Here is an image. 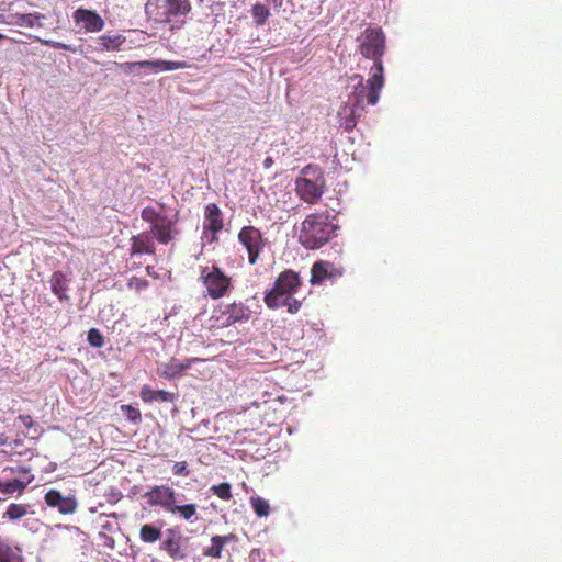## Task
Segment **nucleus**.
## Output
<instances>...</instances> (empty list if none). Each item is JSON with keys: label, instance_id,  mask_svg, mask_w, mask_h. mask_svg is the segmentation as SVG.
<instances>
[{"label": "nucleus", "instance_id": "1", "mask_svg": "<svg viewBox=\"0 0 562 562\" xmlns=\"http://www.w3.org/2000/svg\"><path fill=\"white\" fill-rule=\"evenodd\" d=\"M359 53L362 57L373 61L370 68V77L367 80V86L361 81L355 87V105L363 106V100L367 99L369 105H375L380 99L381 91L384 87V67L383 56L386 52V36L381 27H367L360 37ZM362 80L361 76H358Z\"/></svg>", "mask_w": 562, "mask_h": 562}, {"label": "nucleus", "instance_id": "2", "mask_svg": "<svg viewBox=\"0 0 562 562\" xmlns=\"http://www.w3.org/2000/svg\"><path fill=\"white\" fill-rule=\"evenodd\" d=\"M335 221L336 216L330 215L328 211L306 215L300 226V244L310 250L323 247L336 236L339 227Z\"/></svg>", "mask_w": 562, "mask_h": 562}, {"label": "nucleus", "instance_id": "3", "mask_svg": "<svg viewBox=\"0 0 562 562\" xmlns=\"http://www.w3.org/2000/svg\"><path fill=\"white\" fill-rule=\"evenodd\" d=\"M326 189L324 171L317 165H307L300 171L295 180V191L301 200L308 204H315L322 198Z\"/></svg>", "mask_w": 562, "mask_h": 562}, {"label": "nucleus", "instance_id": "4", "mask_svg": "<svg viewBox=\"0 0 562 562\" xmlns=\"http://www.w3.org/2000/svg\"><path fill=\"white\" fill-rule=\"evenodd\" d=\"M199 280L212 300H220L234 289L232 277L227 276L216 263L200 267Z\"/></svg>", "mask_w": 562, "mask_h": 562}, {"label": "nucleus", "instance_id": "5", "mask_svg": "<svg viewBox=\"0 0 562 562\" xmlns=\"http://www.w3.org/2000/svg\"><path fill=\"white\" fill-rule=\"evenodd\" d=\"M301 285L300 276L293 270H285L279 274L273 283V288L266 294L265 303L270 308H279L281 303L278 297L292 295Z\"/></svg>", "mask_w": 562, "mask_h": 562}, {"label": "nucleus", "instance_id": "6", "mask_svg": "<svg viewBox=\"0 0 562 562\" xmlns=\"http://www.w3.org/2000/svg\"><path fill=\"white\" fill-rule=\"evenodd\" d=\"M146 11L156 22L168 23L177 16L187 15L191 11V4L189 0H164L156 7V12H153L150 7H147Z\"/></svg>", "mask_w": 562, "mask_h": 562}, {"label": "nucleus", "instance_id": "7", "mask_svg": "<svg viewBox=\"0 0 562 562\" xmlns=\"http://www.w3.org/2000/svg\"><path fill=\"white\" fill-rule=\"evenodd\" d=\"M238 241L246 248L249 263L255 265L266 246L261 231L251 225L244 226L238 233Z\"/></svg>", "mask_w": 562, "mask_h": 562}, {"label": "nucleus", "instance_id": "8", "mask_svg": "<svg viewBox=\"0 0 562 562\" xmlns=\"http://www.w3.org/2000/svg\"><path fill=\"white\" fill-rule=\"evenodd\" d=\"M212 319L220 327H228L237 322L248 319L247 307L240 302L220 305L213 311Z\"/></svg>", "mask_w": 562, "mask_h": 562}, {"label": "nucleus", "instance_id": "9", "mask_svg": "<svg viewBox=\"0 0 562 562\" xmlns=\"http://www.w3.org/2000/svg\"><path fill=\"white\" fill-rule=\"evenodd\" d=\"M344 274L341 265H337L327 260H318L314 262L311 269V284H322L326 280L335 281Z\"/></svg>", "mask_w": 562, "mask_h": 562}, {"label": "nucleus", "instance_id": "10", "mask_svg": "<svg viewBox=\"0 0 562 562\" xmlns=\"http://www.w3.org/2000/svg\"><path fill=\"white\" fill-rule=\"evenodd\" d=\"M144 498L150 507H161L168 513L175 503L176 492L169 485H155L144 494Z\"/></svg>", "mask_w": 562, "mask_h": 562}, {"label": "nucleus", "instance_id": "11", "mask_svg": "<svg viewBox=\"0 0 562 562\" xmlns=\"http://www.w3.org/2000/svg\"><path fill=\"white\" fill-rule=\"evenodd\" d=\"M45 504L48 507L56 508L61 515L75 514L78 508V502L75 495L64 496L58 490L50 488L44 495Z\"/></svg>", "mask_w": 562, "mask_h": 562}, {"label": "nucleus", "instance_id": "12", "mask_svg": "<svg viewBox=\"0 0 562 562\" xmlns=\"http://www.w3.org/2000/svg\"><path fill=\"white\" fill-rule=\"evenodd\" d=\"M76 25L86 33H98L104 29V20L94 10L78 8L72 14Z\"/></svg>", "mask_w": 562, "mask_h": 562}, {"label": "nucleus", "instance_id": "13", "mask_svg": "<svg viewBox=\"0 0 562 562\" xmlns=\"http://www.w3.org/2000/svg\"><path fill=\"white\" fill-rule=\"evenodd\" d=\"M124 71H130L135 67L139 68H148L155 71H169L176 69H186L189 68L190 65L186 61H168V60H142V61H132L124 63L120 65Z\"/></svg>", "mask_w": 562, "mask_h": 562}, {"label": "nucleus", "instance_id": "14", "mask_svg": "<svg viewBox=\"0 0 562 562\" xmlns=\"http://www.w3.org/2000/svg\"><path fill=\"white\" fill-rule=\"evenodd\" d=\"M177 222L178 213L175 215V218L170 220L166 216L162 221L157 222L150 227L153 236L159 244L167 245L178 235Z\"/></svg>", "mask_w": 562, "mask_h": 562}, {"label": "nucleus", "instance_id": "15", "mask_svg": "<svg viewBox=\"0 0 562 562\" xmlns=\"http://www.w3.org/2000/svg\"><path fill=\"white\" fill-rule=\"evenodd\" d=\"M7 470H9V468L4 469V471ZM10 471L12 473H15L14 469H10ZM16 473H19L20 475L18 479H12L2 483V494L18 493L20 495L24 492L26 486L34 480V476L30 474L29 468L19 467Z\"/></svg>", "mask_w": 562, "mask_h": 562}, {"label": "nucleus", "instance_id": "16", "mask_svg": "<svg viewBox=\"0 0 562 562\" xmlns=\"http://www.w3.org/2000/svg\"><path fill=\"white\" fill-rule=\"evenodd\" d=\"M166 535L160 543V550L166 551L172 560H183L187 552L181 546V536L173 529H167Z\"/></svg>", "mask_w": 562, "mask_h": 562}, {"label": "nucleus", "instance_id": "17", "mask_svg": "<svg viewBox=\"0 0 562 562\" xmlns=\"http://www.w3.org/2000/svg\"><path fill=\"white\" fill-rule=\"evenodd\" d=\"M223 216L218 205L209 203L204 212V228L212 232V240L216 239V235L223 229Z\"/></svg>", "mask_w": 562, "mask_h": 562}, {"label": "nucleus", "instance_id": "18", "mask_svg": "<svg viewBox=\"0 0 562 562\" xmlns=\"http://www.w3.org/2000/svg\"><path fill=\"white\" fill-rule=\"evenodd\" d=\"M196 361H199L198 358H187L183 361L171 358L169 362L162 364L160 375L168 380L177 378Z\"/></svg>", "mask_w": 562, "mask_h": 562}, {"label": "nucleus", "instance_id": "19", "mask_svg": "<svg viewBox=\"0 0 562 562\" xmlns=\"http://www.w3.org/2000/svg\"><path fill=\"white\" fill-rule=\"evenodd\" d=\"M44 18L41 13L8 14L5 18H2V22L20 27H34L36 25L42 26L41 21Z\"/></svg>", "mask_w": 562, "mask_h": 562}, {"label": "nucleus", "instance_id": "20", "mask_svg": "<svg viewBox=\"0 0 562 562\" xmlns=\"http://www.w3.org/2000/svg\"><path fill=\"white\" fill-rule=\"evenodd\" d=\"M139 396L145 403L162 402L172 403L176 401L177 395L172 392L165 390H153L148 384H144L140 389Z\"/></svg>", "mask_w": 562, "mask_h": 562}, {"label": "nucleus", "instance_id": "21", "mask_svg": "<svg viewBox=\"0 0 562 562\" xmlns=\"http://www.w3.org/2000/svg\"><path fill=\"white\" fill-rule=\"evenodd\" d=\"M68 282L69 280L61 271H55L50 277V290L60 301L69 300V296L67 295Z\"/></svg>", "mask_w": 562, "mask_h": 562}, {"label": "nucleus", "instance_id": "22", "mask_svg": "<svg viewBox=\"0 0 562 562\" xmlns=\"http://www.w3.org/2000/svg\"><path fill=\"white\" fill-rule=\"evenodd\" d=\"M235 540L236 536L234 533H228L226 536H214L211 539V546L204 550V555L220 558L222 555L224 546Z\"/></svg>", "mask_w": 562, "mask_h": 562}, {"label": "nucleus", "instance_id": "23", "mask_svg": "<svg viewBox=\"0 0 562 562\" xmlns=\"http://www.w3.org/2000/svg\"><path fill=\"white\" fill-rule=\"evenodd\" d=\"M125 43V37L121 34L101 35L95 38L97 49L114 52L119 50Z\"/></svg>", "mask_w": 562, "mask_h": 562}, {"label": "nucleus", "instance_id": "24", "mask_svg": "<svg viewBox=\"0 0 562 562\" xmlns=\"http://www.w3.org/2000/svg\"><path fill=\"white\" fill-rule=\"evenodd\" d=\"M131 240H132V246H131L132 255H136V254L153 255V254H155V246L148 236L137 235V236H133Z\"/></svg>", "mask_w": 562, "mask_h": 562}, {"label": "nucleus", "instance_id": "25", "mask_svg": "<svg viewBox=\"0 0 562 562\" xmlns=\"http://www.w3.org/2000/svg\"><path fill=\"white\" fill-rule=\"evenodd\" d=\"M162 537L161 527L144 524L139 528V539L145 543H155Z\"/></svg>", "mask_w": 562, "mask_h": 562}, {"label": "nucleus", "instance_id": "26", "mask_svg": "<svg viewBox=\"0 0 562 562\" xmlns=\"http://www.w3.org/2000/svg\"><path fill=\"white\" fill-rule=\"evenodd\" d=\"M168 513L178 515L183 520L189 521L196 515L198 506L195 504L177 505L175 502Z\"/></svg>", "mask_w": 562, "mask_h": 562}, {"label": "nucleus", "instance_id": "27", "mask_svg": "<svg viewBox=\"0 0 562 562\" xmlns=\"http://www.w3.org/2000/svg\"><path fill=\"white\" fill-rule=\"evenodd\" d=\"M29 507L26 504L11 503L2 514V518H8L9 520L21 519L29 513Z\"/></svg>", "mask_w": 562, "mask_h": 562}, {"label": "nucleus", "instance_id": "28", "mask_svg": "<svg viewBox=\"0 0 562 562\" xmlns=\"http://www.w3.org/2000/svg\"><path fill=\"white\" fill-rule=\"evenodd\" d=\"M251 15L256 25L261 26L268 21L270 11L265 4L257 2L251 8Z\"/></svg>", "mask_w": 562, "mask_h": 562}, {"label": "nucleus", "instance_id": "29", "mask_svg": "<svg viewBox=\"0 0 562 562\" xmlns=\"http://www.w3.org/2000/svg\"><path fill=\"white\" fill-rule=\"evenodd\" d=\"M250 504L258 517H267L270 514V505L265 498L252 496L250 498Z\"/></svg>", "mask_w": 562, "mask_h": 562}, {"label": "nucleus", "instance_id": "30", "mask_svg": "<svg viewBox=\"0 0 562 562\" xmlns=\"http://www.w3.org/2000/svg\"><path fill=\"white\" fill-rule=\"evenodd\" d=\"M140 217H142L143 221L149 223L150 227H151L157 222L162 221L166 217V215H164L162 213L158 212L153 206H146V207H144L142 210Z\"/></svg>", "mask_w": 562, "mask_h": 562}, {"label": "nucleus", "instance_id": "31", "mask_svg": "<svg viewBox=\"0 0 562 562\" xmlns=\"http://www.w3.org/2000/svg\"><path fill=\"white\" fill-rule=\"evenodd\" d=\"M210 491L222 501H231L233 495L231 492V484L227 482L218 485H212Z\"/></svg>", "mask_w": 562, "mask_h": 562}, {"label": "nucleus", "instance_id": "32", "mask_svg": "<svg viewBox=\"0 0 562 562\" xmlns=\"http://www.w3.org/2000/svg\"><path fill=\"white\" fill-rule=\"evenodd\" d=\"M13 426L16 427V435L33 426V418L30 415H19L13 418Z\"/></svg>", "mask_w": 562, "mask_h": 562}, {"label": "nucleus", "instance_id": "33", "mask_svg": "<svg viewBox=\"0 0 562 562\" xmlns=\"http://www.w3.org/2000/svg\"><path fill=\"white\" fill-rule=\"evenodd\" d=\"M277 302L281 303L280 307L286 306L288 312L292 313V314L296 313L301 308V305H302L299 300L293 299L291 295H284V296L278 297Z\"/></svg>", "mask_w": 562, "mask_h": 562}, {"label": "nucleus", "instance_id": "34", "mask_svg": "<svg viewBox=\"0 0 562 562\" xmlns=\"http://www.w3.org/2000/svg\"><path fill=\"white\" fill-rule=\"evenodd\" d=\"M121 411L124 416L134 424H138L142 420L140 411L137 407H134L130 404H124L121 406Z\"/></svg>", "mask_w": 562, "mask_h": 562}, {"label": "nucleus", "instance_id": "35", "mask_svg": "<svg viewBox=\"0 0 562 562\" xmlns=\"http://www.w3.org/2000/svg\"><path fill=\"white\" fill-rule=\"evenodd\" d=\"M87 340L93 348H101L104 346V337L101 331L97 328H91L88 331Z\"/></svg>", "mask_w": 562, "mask_h": 562}, {"label": "nucleus", "instance_id": "36", "mask_svg": "<svg viewBox=\"0 0 562 562\" xmlns=\"http://www.w3.org/2000/svg\"><path fill=\"white\" fill-rule=\"evenodd\" d=\"M2 562H22L21 550L19 548H2Z\"/></svg>", "mask_w": 562, "mask_h": 562}, {"label": "nucleus", "instance_id": "37", "mask_svg": "<svg viewBox=\"0 0 562 562\" xmlns=\"http://www.w3.org/2000/svg\"><path fill=\"white\" fill-rule=\"evenodd\" d=\"M128 286L137 292H140L148 286V281L142 278L133 277L128 281Z\"/></svg>", "mask_w": 562, "mask_h": 562}, {"label": "nucleus", "instance_id": "38", "mask_svg": "<svg viewBox=\"0 0 562 562\" xmlns=\"http://www.w3.org/2000/svg\"><path fill=\"white\" fill-rule=\"evenodd\" d=\"M41 42H42V44L49 46L52 48H55V49H64V50H69L71 53L76 52V49L72 46H70L68 44L60 43V42L50 41V40H44Z\"/></svg>", "mask_w": 562, "mask_h": 562}, {"label": "nucleus", "instance_id": "39", "mask_svg": "<svg viewBox=\"0 0 562 562\" xmlns=\"http://www.w3.org/2000/svg\"><path fill=\"white\" fill-rule=\"evenodd\" d=\"M172 473L177 476H188V463L186 461L176 462L172 467Z\"/></svg>", "mask_w": 562, "mask_h": 562}, {"label": "nucleus", "instance_id": "40", "mask_svg": "<svg viewBox=\"0 0 562 562\" xmlns=\"http://www.w3.org/2000/svg\"><path fill=\"white\" fill-rule=\"evenodd\" d=\"M122 498V493L119 491L112 490L111 498L109 499L111 503H116Z\"/></svg>", "mask_w": 562, "mask_h": 562}, {"label": "nucleus", "instance_id": "41", "mask_svg": "<svg viewBox=\"0 0 562 562\" xmlns=\"http://www.w3.org/2000/svg\"><path fill=\"white\" fill-rule=\"evenodd\" d=\"M273 164V160L271 157H267L265 160H263V166L265 168H269L271 165Z\"/></svg>", "mask_w": 562, "mask_h": 562}, {"label": "nucleus", "instance_id": "42", "mask_svg": "<svg viewBox=\"0 0 562 562\" xmlns=\"http://www.w3.org/2000/svg\"><path fill=\"white\" fill-rule=\"evenodd\" d=\"M10 439L11 438L9 436H5L4 438H2L1 445L2 446L7 445Z\"/></svg>", "mask_w": 562, "mask_h": 562}]
</instances>
